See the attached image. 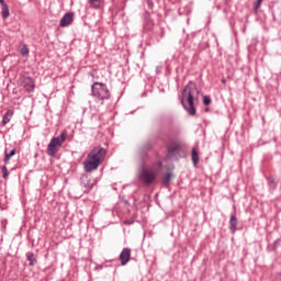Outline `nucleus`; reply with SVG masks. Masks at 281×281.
I'll return each mask as SVG.
<instances>
[{"mask_svg": "<svg viewBox=\"0 0 281 281\" xmlns=\"http://www.w3.org/2000/svg\"><path fill=\"white\" fill-rule=\"evenodd\" d=\"M104 157H106V149L100 146L94 147L83 161L85 172H93V170H98L100 164L104 161Z\"/></svg>", "mask_w": 281, "mask_h": 281, "instance_id": "1", "label": "nucleus"}, {"mask_svg": "<svg viewBox=\"0 0 281 281\" xmlns=\"http://www.w3.org/2000/svg\"><path fill=\"white\" fill-rule=\"evenodd\" d=\"M194 91H196V88H192L191 86H187L182 91L181 104L189 115L196 114V110L194 109Z\"/></svg>", "mask_w": 281, "mask_h": 281, "instance_id": "2", "label": "nucleus"}, {"mask_svg": "<svg viewBox=\"0 0 281 281\" xmlns=\"http://www.w3.org/2000/svg\"><path fill=\"white\" fill-rule=\"evenodd\" d=\"M91 91H92V95L93 98H97V100H109L111 98V92L109 91V88L106 87V85L102 83V82H94L91 86Z\"/></svg>", "mask_w": 281, "mask_h": 281, "instance_id": "3", "label": "nucleus"}, {"mask_svg": "<svg viewBox=\"0 0 281 281\" xmlns=\"http://www.w3.org/2000/svg\"><path fill=\"white\" fill-rule=\"evenodd\" d=\"M138 179L144 186H151V183H155V179H157V169H155V167H143Z\"/></svg>", "mask_w": 281, "mask_h": 281, "instance_id": "4", "label": "nucleus"}, {"mask_svg": "<svg viewBox=\"0 0 281 281\" xmlns=\"http://www.w3.org/2000/svg\"><path fill=\"white\" fill-rule=\"evenodd\" d=\"M60 143L58 139L52 138L49 144L47 145V155L48 157H56V154L58 153V148H60Z\"/></svg>", "mask_w": 281, "mask_h": 281, "instance_id": "5", "label": "nucleus"}, {"mask_svg": "<svg viewBox=\"0 0 281 281\" xmlns=\"http://www.w3.org/2000/svg\"><path fill=\"white\" fill-rule=\"evenodd\" d=\"M120 260L122 267H125V265H128L131 262V248H124L120 254Z\"/></svg>", "mask_w": 281, "mask_h": 281, "instance_id": "6", "label": "nucleus"}, {"mask_svg": "<svg viewBox=\"0 0 281 281\" xmlns=\"http://www.w3.org/2000/svg\"><path fill=\"white\" fill-rule=\"evenodd\" d=\"M71 23H74V13L69 12V13H66L60 22H59V26L60 27H69V25H71Z\"/></svg>", "mask_w": 281, "mask_h": 281, "instance_id": "7", "label": "nucleus"}, {"mask_svg": "<svg viewBox=\"0 0 281 281\" xmlns=\"http://www.w3.org/2000/svg\"><path fill=\"white\" fill-rule=\"evenodd\" d=\"M23 87L25 89V91H27L29 93H32V91H34V79H32L31 77H25L23 79Z\"/></svg>", "mask_w": 281, "mask_h": 281, "instance_id": "8", "label": "nucleus"}, {"mask_svg": "<svg viewBox=\"0 0 281 281\" xmlns=\"http://www.w3.org/2000/svg\"><path fill=\"white\" fill-rule=\"evenodd\" d=\"M238 227V218L236 217V215H231L229 218V229L232 232V234H236V229Z\"/></svg>", "mask_w": 281, "mask_h": 281, "instance_id": "9", "label": "nucleus"}, {"mask_svg": "<svg viewBox=\"0 0 281 281\" xmlns=\"http://www.w3.org/2000/svg\"><path fill=\"white\" fill-rule=\"evenodd\" d=\"M191 159L194 168H196V166H199V151L196 150V148H192Z\"/></svg>", "mask_w": 281, "mask_h": 281, "instance_id": "10", "label": "nucleus"}, {"mask_svg": "<svg viewBox=\"0 0 281 281\" xmlns=\"http://www.w3.org/2000/svg\"><path fill=\"white\" fill-rule=\"evenodd\" d=\"M88 3L90 8H93L94 10H98L102 3H104V0H88Z\"/></svg>", "mask_w": 281, "mask_h": 281, "instance_id": "11", "label": "nucleus"}, {"mask_svg": "<svg viewBox=\"0 0 281 281\" xmlns=\"http://www.w3.org/2000/svg\"><path fill=\"white\" fill-rule=\"evenodd\" d=\"M26 258L30 262V267H34V265H36V257L34 256V252H27Z\"/></svg>", "mask_w": 281, "mask_h": 281, "instance_id": "12", "label": "nucleus"}, {"mask_svg": "<svg viewBox=\"0 0 281 281\" xmlns=\"http://www.w3.org/2000/svg\"><path fill=\"white\" fill-rule=\"evenodd\" d=\"M16 155V149H12L10 153L5 151L4 153V164H8L10 161L11 157H14Z\"/></svg>", "mask_w": 281, "mask_h": 281, "instance_id": "13", "label": "nucleus"}, {"mask_svg": "<svg viewBox=\"0 0 281 281\" xmlns=\"http://www.w3.org/2000/svg\"><path fill=\"white\" fill-rule=\"evenodd\" d=\"M12 117V113H10V111H8L3 117H2V126H5V124H9L10 120Z\"/></svg>", "mask_w": 281, "mask_h": 281, "instance_id": "14", "label": "nucleus"}, {"mask_svg": "<svg viewBox=\"0 0 281 281\" xmlns=\"http://www.w3.org/2000/svg\"><path fill=\"white\" fill-rule=\"evenodd\" d=\"M53 139H57L59 145L63 146V143L67 139V133L63 132L60 136L54 137Z\"/></svg>", "mask_w": 281, "mask_h": 281, "instance_id": "15", "label": "nucleus"}, {"mask_svg": "<svg viewBox=\"0 0 281 281\" xmlns=\"http://www.w3.org/2000/svg\"><path fill=\"white\" fill-rule=\"evenodd\" d=\"M2 19H8V16H10V9L8 8V4L2 7Z\"/></svg>", "mask_w": 281, "mask_h": 281, "instance_id": "16", "label": "nucleus"}, {"mask_svg": "<svg viewBox=\"0 0 281 281\" xmlns=\"http://www.w3.org/2000/svg\"><path fill=\"white\" fill-rule=\"evenodd\" d=\"M20 54L22 56H27V54H30V49L27 48V45H23L21 48H20Z\"/></svg>", "mask_w": 281, "mask_h": 281, "instance_id": "17", "label": "nucleus"}, {"mask_svg": "<svg viewBox=\"0 0 281 281\" xmlns=\"http://www.w3.org/2000/svg\"><path fill=\"white\" fill-rule=\"evenodd\" d=\"M265 0H256L255 3H254V10L255 12H258V10H260V5H262V2Z\"/></svg>", "mask_w": 281, "mask_h": 281, "instance_id": "18", "label": "nucleus"}, {"mask_svg": "<svg viewBox=\"0 0 281 281\" xmlns=\"http://www.w3.org/2000/svg\"><path fill=\"white\" fill-rule=\"evenodd\" d=\"M203 104L210 106V104H212V99L210 97H203Z\"/></svg>", "mask_w": 281, "mask_h": 281, "instance_id": "19", "label": "nucleus"}, {"mask_svg": "<svg viewBox=\"0 0 281 281\" xmlns=\"http://www.w3.org/2000/svg\"><path fill=\"white\" fill-rule=\"evenodd\" d=\"M138 155L143 159V161L144 159H146V157H148V153H146L144 149H139Z\"/></svg>", "mask_w": 281, "mask_h": 281, "instance_id": "20", "label": "nucleus"}, {"mask_svg": "<svg viewBox=\"0 0 281 281\" xmlns=\"http://www.w3.org/2000/svg\"><path fill=\"white\" fill-rule=\"evenodd\" d=\"M171 177H172V175L166 173V176L164 177L162 183H165V184L170 183Z\"/></svg>", "mask_w": 281, "mask_h": 281, "instance_id": "21", "label": "nucleus"}, {"mask_svg": "<svg viewBox=\"0 0 281 281\" xmlns=\"http://www.w3.org/2000/svg\"><path fill=\"white\" fill-rule=\"evenodd\" d=\"M8 167H5V166H3L2 167V177H3V179H8Z\"/></svg>", "mask_w": 281, "mask_h": 281, "instance_id": "22", "label": "nucleus"}, {"mask_svg": "<svg viewBox=\"0 0 281 281\" xmlns=\"http://www.w3.org/2000/svg\"><path fill=\"white\" fill-rule=\"evenodd\" d=\"M0 4L3 7L8 5V3H5V0H0Z\"/></svg>", "mask_w": 281, "mask_h": 281, "instance_id": "23", "label": "nucleus"}, {"mask_svg": "<svg viewBox=\"0 0 281 281\" xmlns=\"http://www.w3.org/2000/svg\"><path fill=\"white\" fill-rule=\"evenodd\" d=\"M147 5H148V8H153V1L148 0Z\"/></svg>", "mask_w": 281, "mask_h": 281, "instance_id": "24", "label": "nucleus"}, {"mask_svg": "<svg viewBox=\"0 0 281 281\" xmlns=\"http://www.w3.org/2000/svg\"><path fill=\"white\" fill-rule=\"evenodd\" d=\"M161 167V161H158L157 168Z\"/></svg>", "mask_w": 281, "mask_h": 281, "instance_id": "25", "label": "nucleus"}, {"mask_svg": "<svg viewBox=\"0 0 281 281\" xmlns=\"http://www.w3.org/2000/svg\"><path fill=\"white\" fill-rule=\"evenodd\" d=\"M222 82L225 83V79H222Z\"/></svg>", "mask_w": 281, "mask_h": 281, "instance_id": "26", "label": "nucleus"}]
</instances>
